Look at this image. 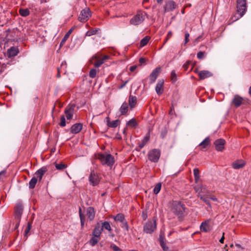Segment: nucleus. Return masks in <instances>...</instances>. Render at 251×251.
Segmentation results:
<instances>
[{
    "label": "nucleus",
    "instance_id": "f257e3e1",
    "mask_svg": "<svg viewBox=\"0 0 251 251\" xmlns=\"http://www.w3.org/2000/svg\"><path fill=\"white\" fill-rule=\"evenodd\" d=\"M169 208L170 211L179 219H182L187 214V208L180 201H172L169 202Z\"/></svg>",
    "mask_w": 251,
    "mask_h": 251
},
{
    "label": "nucleus",
    "instance_id": "f03ea898",
    "mask_svg": "<svg viewBox=\"0 0 251 251\" xmlns=\"http://www.w3.org/2000/svg\"><path fill=\"white\" fill-rule=\"evenodd\" d=\"M247 8L246 0H237V13L231 18L232 21H236L243 17L247 11Z\"/></svg>",
    "mask_w": 251,
    "mask_h": 251
},
{
    "label": "nucleus",
    "instance_id": "7ed1b4c3",
    "mask_svg": "<svg viewBox=\"0 0 251 251\" xmlns=\"http://www.w3.org/2000/svg\"><path fill=\"white\" fill-rule=\"evenodd\" d=\"M96 158L100 161L102 165H107L110 167L115 163L114 157L110 154L99 153L96 155Z\"/></svg>",
    "mask_w": 251,
    "mask_h": 251
},
{
    "label": "nucleus",
    "instance_id": "20e7f679",
    "mask_svg": "<svg viewBox=\"0 0 251 251\" xmlns=\"http://www.w3.org/2000/svg\"><path fill=\"white\" fill-rule=\"evenodd\" d=\"M109 58V56L107 55L102 56L100 54H97L92 57L90 61L95 67H99L104 63L105 60Z\"/></svg>",
    "mask_w": 251,
    "mask_h": 251
},
{
    "label": "nucleus",
    "instance_id": "39448f33",
    "mask_svg": "<svg viewBox=\"0 0 251 251\" xmlns=\"http://www.w3.org/2000/svg\"><path fill=\"white\" fill-rule=\"evenodd\" d=\"M101 179V177L100 174L97 173L94 170L91 171L89 176V181L90 185L93 186L98 185Z\"/></svg>",
    "mask_w": 251,
    "mask_h": 251
},
{
    "label": "nucleus",
    "instance_id": "423d86ee",
    "mask_svg": "<svg viewBox=\"0 0 251 251\" xmlns=\"http://www.w3.org/2000/svg\"><path fill=\"white\" fill-rule=\"evenodd\" d=\"M160 150L154 149L150 150L148 153V159L151 162L157 163L160 157Z\"/></svg>",
    "mask_w": 251,
    "mask_h": 251
},
{
    "label": "nucleus",
    "instance_id": "0eeeda50",
    "mask_svg": "<svg viewBox=\"0 0 251 251\" xmlns=\"http://www.w3.org/2000/svg\"><path fill=\"white\" fill-rule=\"evenodd\" d=\"M92 12L89 8L86 7L82 9L78 16V20L82 23L87 22L91 17Z\"/></svg>",
    "mask_w": 251,
    "mask_h": 251
},
{
    "label": "nucleus",
    "instance_id": "6e6552de",
    "mask_svg": "<svg viewBox=\"0 0 251 251\" xmlns=\"http://www.w3.org/2000/svg\"><path fill=\"white\" fill-rule=\"evenodd\" d=\"M156 227L155 220L148 221L144 226V231L147 233H151L154 231Z\"/></svg>",
    "mask_w": 251,
    "mask_h": 251
},
{
    "label": "nucleus",
    "instance_id": "1a4fd4ad",
    "mask_svg": "<svg viewBox=\"0 0 251 251\" xmlns=\"http://www.w3.org/2000/svg\"><path fill=\"white\" fill-rule=\"evenodd\" d=\"M75 107V104H70L66 107L64 113L67 120H70L73 118Z\"/></svg>",
    "mask_w": 251,
    "mask_h": 251
},
{
    "label": "nucleus",
    "instance_id": "9d476101",
    "mask_svg": "<svg viewBox=\"0 0 251 251\" xmlns=\"http://www.w3.org/2000/svg\"><path fill=\"white\" fill-rule=\"evenodd\" d=\"M145 20L144 16L142 13H138L130 20L131 25H137L141 24Z\"/></svg>",
    "mask_w": 251,
    "mask_h": 251
},
{
    "label": "nucleus",
    "instance_id": "9b49d317",
    "mask_svg": "<svg viewBox=\"0 0 251 251\" xmlns=\"http://www.w3.org/2000/svg\"><path fill=\"white\" fill-rule=\"evenodd\" d=\"M194 72L198 74L200 80H203L213 75V74L207 70L199 71L198 69H196L194 70Z\"/></svg>",
    "mask_w": 251,
    "mask_h": 251
},
{
    "label": "nucleus",
    "instance_id": "f8f14e48",
    "mask_svg": "<svg viewBox=\"0 0 251 251\" xmlns=\"http://www.w3.org/2000/svg\"><path fill=\"white\" fill-rule=\"evenodd\" d=\"M231 103L235 107H238L242 104H244L245 100L240 96L235 95L232 99Z\"/></svg>",
    "mask_w": 251,
    "mask_h": 251
},
{
    "label": "nucleus",
    "instance_id": "ddd939ff",
    "mask_svg": "<svg viewBox=\"0 0 251 251\" xmlns=\"http://www.w3.org/2000/svg\"><path fill=\"white\" fill-rule=\"evenodd\" d=\"M226 141L223 139H218L214 142L215 149L217 151H222L225 149Z\"/></svg>",
    "mask_w": 251,
    "mask_h": 251
},
{
    "label": "nucleus",
    "instance_id": "4468645a",
    "mask_svg": "<svg viewBox=\"0 0 251 251\" xmlns=\"http://www.w3.org/2000/svg\"><path fill=\"white\" fill-rule=\"evenodd\" d=\"M161 72V68L160 67H158L156 68L152 73L150 74L149 78L150 80V82L151 83L155 82L156 79L157 78L158 75Z\"/></svg>",
    "mask_w": 251,
    "mask_h": 251
},
{
    "label": "nucleus",
    "instance_id": "2eb2a0df",
    "mask_svg": "<svg viewBox=\"0 0 251 251\" xmlns=\"http://www.w3.org/2000/svg\"><path fill=\"white\" fill-rule=\"evenodd\" d=\"M176 2L173 0H168L164 6L165 12H169L176 9Z\"/></svg>",
    "mask_w": 251,
    "mask_h": 251
},
{
    "label": "nucleus",
    "instance_id": "dca6fc26",
    "mask_svg": "<svg viewBox=\"0 0 251 251\" xmlns=\"http://www.w3.org/2000/svg\"><path fill=\"white\" fill-rule=\"evenodd\" d=\"M48 171V168L47 167L44 166L41 168L37 170L35 175L36 176V177L37 178L39 182H40L42 179L43 176Z\"/></svg>",
    "mask_w": 251,
    "mask_h": 251
},
{
    "label": "nucleus",
    "instance_id": "f3484780",
    "mask_svg": "<svg viewBox=\"0 0 251 251\" xmlns=\"http://www.w3.org/2000/svg\"><path fill=\"white\" fill-rule=\"evenodd\" d=\"M23 206L21 203H18L15 207V218L20 220L23 214Z\"/></svg>",
    "mask_w": 251,
    "mask_h": 251
},
{
    "label": "nucleus",
    "instance_id": "a211bd4d",
    "mask_svg": "<svg viewBox=\"0 0 251 251\" xmlns=\"http://www.w3.org/2000/svg\"><path fill=\"white\" fill-rule=\"evenodd\" d=\"M83 125L81 123H76L73 125L70 128V132L73 134H77L82 130Z\"/></svg>",
    "mask_w": 251,
    "mask_h": 251
},
{
    "label": "nucleus",
    "instance_id": "6ab92c4d",
    "mask_svg": "<svg viewBox=\"0 0 251 251\" xmlns=\"http://www.w3.org/2000/svg\"><path fill=\"white\" fill-rule=\"evenodd\" d=\"M86 215L90 221H93L95 217V211L93 207H88L86 210Z\"/></svg>",
    "mask_w": 251,
    "mask_h": 251
},
{
    "label": "nucleus",
    "instance_id": "aec40b11",
    "mask_svg": "<svg viewBox=\"0 0 251 251\" xmlns=\"http://www.w3.org/2000/svg\"><path fill=\"white\" fill-rule=\"evenodd\" d=\"M210 220L203 222L201 225L200 229L201 231L207 232L210 230V226L209 224Z\"/></svg>",
    "mask_w": 251,
    "mask_h": 251
},
{
    "label": "nucleus",
    "instance_id": "412c9836",
    "mask_svg": "<svg viewBox=\"0 0 251 251\" xmlns=\"http://www.w3.org/2000/svg\"><path fill=\"white\" fill-rule=\"evenodd\" d=\"M102 231V228H101L100 223H97L93 230V235L96 237H99Z\"/></svg>",
    "mask_w": 251,
    "mask_h": 251
},
{
    "label": "nucleus",
    "instance_id": "4be33fe9",
    "mask_svg": "<svg viewBox=\"0 0 251 251\" xmlns=\"http://www.w3.org/2000/svg\"><path fill=\"white\" fill-rule=\"evenodd\" d=\"M163 84H164V80L163 79L159 80L155 87V91L157 94L158 95H160L162 94L163 92Z\"/></svg>",
    "mask_w": 251,
    "mask_h": 251
},
{
    "label": "nucleus",
    "instance_id": "5701e85b",
    "mask_svg": "<svg viewBox=\"0 0 251 251\" xmlns=\"http://www.w3.org/2000/svg\"><path fill=\"white\" fill-rule=\"evenodd\" d=\"M195 191L198 194V196H202L201 193H204L206 191V187L202 185H197L194 187Z\"/></svg>",
    "mask_w": 251,
    "mask_h": 251
},
{
    "label": "nucleus",
    "instance_id": "b1692460",
    "mask_svg": "<svg viewBox=\"0 0 251 251\" xmlns=\"http://www.w3.org/2000/svg\"><path fill=\"white\" fill-rule=\"evenodd\" d=\"M150 138V133L148 132L143 140L138 143V147L140 150L142 149L149 141Z\"/></svg>",
    "mask_w": 251,
    "mask_h": 251
},
{
    "label": "nucleus",
    "instance_id": "393cba45",
    "mask_svg": "<svg viewBox=\"0 0 251 251\" xmlns=\"http://www.w3.org/2000/svg\"><path fill=\"white\" fill-rule=\"evenodd\" d=\"M19 50L17 48L15 47H11L7 50V55L9 57L15 56L18 54Z\"/></svg>",
    "mask_w": 251,
    "mask_h": 251
},
{
    "label": "nucleus",
    "instance_id": "a878e982",
    "mask_svg": "<svg viewBox=\"0 0 251 251\" xmlns=\"http://www.w3.org/2000/svg\"><path fill=\"white\" fill-rule=\"evenodd\" d=\"M159 240L160 245L161 247L163 250L164 251H168V248L166 245L165 239L164 236L162 235H160Z\"/></svg>",
    "mask_w": 251,
    "mask_h": 251
},
{
    "label": "nucleus",
    "instance_id": "bb28decb",
    "mask_svg": "<svg viewBox=\"0 0 251 251\" xmlns=\"http://www.w3.org/2000/svg\"><path fill=\"white\" fill-rule=\"evenodd\" d=\"M245 165L243 160H237L232 163V167L234 169H239L243 168Z\"/></svg>",
    "mask_w": 251,
    "mask_h": 251
},
{
    "label": "nucleus",
    "instance_id": "cd10ccee",
    "mask_svg": "<svg viewBox=\"0 0 251 251\" xmlns=\"http://www.w3.org/2000/svg\"><path fill=\"white\" fill-rule=\"evenodd\" d=\"M128 110V105L126 102H124L120 108L121 114L122 115H125L127 113Z\"/></svg>",
    "mask_w": 251,
    "mask_h": 251
},
{
    "label": "nucleus",
    "instance_id": "c85d7f7f",
    "mask_svg": "<svg viewBox=\"0 0 251 251\" xmlns=\"http://www.w3.org/2000/svg\"><path fill=\"white\" fill-rule=\"evenodd\" d=\"M129 105L131 108L134 107L137 103V99L135 96L130 95L128 98Z\"/></svg>",
    "mask_w": 251,
    "mask_h": 251
},
{
    "label": "nucleus",
    "instance_id": "c756f323",
    "mask_svg": "<svg viewBox=\"0 0 251 251\" xmlns=\"http://www.w3.org/2000/svg\"><path fill=\"white\" fill-rule=\"evenodd\" d=\"M210 142V138L207 137L199 144V146L201 147L202 149H205L209 145Z\"/></svg>",
    "mask_w": 251,
    "mask_h": 251
},
{
    "label": "nucleus",
    "instance_id": "7c9ffc66",
    "mask_svg": "<svg viewBox=\"0 0 251 251\" xmlns=\"http://www.w3.org/2000/svg\"><path fill=\"white\" fill-rule=\"evenodd\" d=\"M151 37L149 36H146L143 38L140 42V47L142 48L146 46L149 42Z\"/></svg>",
    "mask_w": 251,
    "mask_h": 251
},
{
    "label": "nucleus",
    "instance_id": "2f4dec72",
    "mask_svg": "<svg viewBox=\"0 0 251 251\" xmlns=\"http://www.w3.org/2000/svg\"><path fill=\"white\" fill-rule=\"evenodd\" d=\"M38 179L35 176L33 177L29 182V188L33 189L35 188V185L38 181Z\"/></svg>",
    "mask_w": 251,
    "mask_h": 251
},
{
    "label": "nucleus",
    "instance_id": "473e14b6",
    "mask_svg": "<svg viewBox=\"0 0 251 251\" xmlns=\"http://www.w3.org/2000/svg\"><path fill=\"white\" fill-rule=\"evenodd\" d=\"M114 219L116 222H119L120 223L124 222L125 220L124 214L122 213H119L114 217Z\"/></svg>",
    "mask_w": 251,
    "mask_h": 251
},
{
    "label": "nucleus",
    "instance_id": "72a5a7b5",
    "mask_svg": "<svg viewBox=\"0 0 251 251\" xmlns=\"http://www.w3.org/2000/svg\"><path fill=\"white\" fill-rule=\"evenodd\" d=\"M19 14L23 17H26L30 14L29 10L27 8H21L19 11Z\"/></svg>",
    "mask_w": 251,
    "mask_h": 251
},
{
    "label": "nucleus",
    "instance_id": "f704fd0d",
    "mask_svg": "<svg viewBox=\"0 0 251 251\" xmlns=\"http://www.w3.org/2000/svg\"><path fill=\"white\" fill-rule=\"evenodd\" d=\"M101 228H102V230L103 229L108 230L109 231H111L112 230L110 225L108 222L105 221L101 223Z\"/></svg>",
    "mask_w": 251,
    "mask_h": 251
},
{
    "label": "nucleus",
    "instance_id": "c9c22d12",
    "mask_svg": "<svg viewBox=\"0 0 251 251\" xmlns=\"http://www.w3.org/2000/svg\"><path fill=\"white\" fill-rule=\"evenodd\" d=\"M100 29L99 28H94L87 31L86 36H90L96 34Z\"/></svg>",
    "mask_w": 251,
    "mask_h": 251
},
{
    "label": "nucleus",
    "instance_id": "e433bc0d",
    "mask_svg": "<svg viewBox=\"0 0 251 251\" xmlns=\"http://www.w3.org/2000/svg\"><path fill=\"white\" fill-rule=\"evenodd\" d=\"M120 123V121L118 120L113 121L112 122L109 121V120L107 121V126L110 127H116L119 123Z\"/></svg>",
    "mask_w": 251,
    "mask_h": 251
},
{
    "label": "nucleus",
    "instance_id": "4c0bfd02",
    "mask_svg": "<svg viewBox=\"0 0 251 251\" xmlns=\"http://www.w3.org/2000/svg\"><path fill=\"white\" fill-rule=\"evenodd\" d=\"M137 123L135 119H132L130 120L126 123V126H128L129 127H131V128L135 127L137 126Z\"/></svg>",
    "mask_w": 251,
    "mask_h": 251
},
{
    "label": "nucleus",
    "instance_id": "58836bf2",
    "mask_svg": "<svg viewBox=\"0 0 251 251\" xmlns=\"http://www.w3.org/2000/svg\"><path fill=\"white\" fill-rule=\"evenodd\" d=\"M193 171L195 181L196 183H197L200 178V171L198 168H195Z\"/></svg>",
    "mask_w": 251,
    "mask_h": 251
},
{
    "label": "nucleus",
    "instance_id": "ea45409f",
    "mask_svg": "<svg viewBox=\"0 0 251 251\" xmlns=\"http://www.w3.org/2000/svg\"><path fill=\"white\" fill-rule=\"evenodd\" d=\"M72 29H71L70 30H69V31L65 35V36H64V37L63 38V39H62V41L61 42V43H60V45H63V44H64V43L68 40V39L69 38V36H70V35L71 34V33L72 32Z\"/></svg>",
    "mask_w": 251,
    "mask_h": 251
},
{
    "label": "nucleus",
    "instance_id": "a19ab883",
    "mask_svg": "<svg viewBox=\"0 0 251 251\" xmlns=\"http://www.w3.org/2000/svg\"><path fill=\"white\" fill-rule=\"evenodd\" d=\"M171 80L172 83H175L177 80V75L175 70H173L171 73Z\"/></svg>",
    "mask_w": 251,
    "mask_h": 251
},
{
    "label": "nucleus",
    "instance_id": "79ce46f5",
    "mask_svg": "<svg viewBox=\"0 0 251 251\" xmlns=\"http://www.w3.org/2000/svg\"><path fill=\"white\" fill-rule=\"evenodd\" d=\"M99 70H97L96 69H92L89 72V76L91 78H95Z\"/></svg>",
    "mask_w": 251,
    "mask_h": 251
},
{
    "label": "nucleus",
    "instance_id": "37998d69",
    "mask_svg": "<svg viewBox=\"0 0 251 251\" xmlns=\"http://www.w3.org/2000/svg\"><path fill=\"white\" fill-rule=\"evenodd\" d=\"M201 200H202L206 204L208 205L211 207L210 202L209 201V198L205 196H200L199 197Z\"/></svg>",
    "mask_w": 251,
    "mask_h": 251
},
{
    "label": "nucleus",
    "instance_id": "c03bdc74",
    "mask_svg": "<svg viewBox=\"0 0 251 251\" xmlns=\"http://www.w3.org/2000/svg\"><path fill=\"white\" fill-rule=\"evenodd\" d=\"M161 188V183H157L154 188L153 193L155 194H157L160 192Z\"/></svg>",
    "mask_w": 251,
    "mask_h": 251
},
{
    "label": "nucleus",
    "instance_id": "a18cd8bd",
    "mask_svg": "<svg viewBox=\"0 0 251 251\" xmlns=\"http://www.w3.org/2000/svg\"><path fill=\"white\" fill-rule=\"evenodd\" d=\"M55 168L57 170H63L64 169H65L67 167V165L63 163H60V164H57L56 163L55 165Z\"/></svg>",
    "mask_w": 251,
    "mask_h": 251
},
{
    "label": "nucleus",
    "instance_id": "49530a36",
    "mask_svg": "<svg viewBox=\"0 0 251 251\" xmlns=\"http://www.w3.org/2000/svg\"><path fill=\"white\" fill-rule=\"evenodd\" d=\"M59 125L61 127H64L66 124V120L65 117L64 115H62L60 117V122L59 123Z\"/></svg>",
    "mask_w": 251,
    "mask_h": 251
},
{
    "label": "nucleus",
    "instance_id": "de8ad7c7",
    "mask_svg": "<svg viewBox=\"0 0 251 251\" xmlns=\"http://www.w3.org/2000/svg\"><path fill=\"white\" fill-rule=\"evenodd\" d=\"M121 226L123 228L125 229L126 231H128L129 227H128V224H127V222L126 221V220H125L124 221V222H121Z\"/></svg>",
    "mask_w": 251,
    "mask_h": 251
},
{
    "label": "nucleus",
    "instance_id": "09e8293b",
    "mask_svg": "<svg viewBox=\"0 0 251 251\" xmlns=\"http://www.w3.org/2000/svg\"><path fill=\"white\" fill-rule=\"evenodd\" d=\"M97 238L94 236L91 239L90 243L92 246L96 245L99 242V239Z\"/></svg>",
    "mask_w": 251,
    "mask_h": 251
},
{
    "label": "nucleus",
    "instance_id": "8fccbe9b",
    "mask_svg": "<svg viewBox=\"0 0 251 251\" xmlns=\"http://www.w3.org/2000/svg\"><path fill=\"white\" fill-rule=\"evenodd\" d=\"M110 248H111L114 251H121L122 250L116 245L112 244L110 245Z\"/></svg>",
    "mask_w": 251,
    "mask_h": 251
},
{
    "label": "nucleus",
    "instance_id": "3c124183",
    "mask_svg": "<svg viewBox=\"0 0 251 251\" xmlns=\"http://www.w3.org/2000/svg\"><path fill=\"white\" fill-rule=\"evenodd\" d=\"M191 61H188L186 62V63H185L183 65V68H184V70L185 71H186L189 67V65L190 64H191Z\"/></svg>",
    "mask_w": 251,
    "mask_h": 251
},
{
    "label": "nucleus",
    "instance_id": "603ef678",
    "mask_svg": "<svg viewBox=\"0 0 251 251\" xmlns=\"http://www.w3.org/2000/svg\"><path fill=\"white\" fill-rule=\"evenodd\" d=\"M31 224L28 222L27 224V226L25 230V234H27L29 232L30 230L31 229Z\"/></svg>",
    "mask_w": 251,
    "mask_h": 251
},
{
    "label": "nucleus",
    "instance_id": "864d4df0",
    "mask_svg": "<svg viewBox=\"0 0 251 251\" xmlns=\"http://www.w3.org/2000/svg\"><path fill=\"white\" fill-rule=\"evenodd\" d=\"M204 52L199 51L197 53V57L200 59H202L203 58Z\"/></svg>",
    "mask_w": 251,
    "mask_h": 251
},
{
    "label": "nucleus",
    "instance_id": "5fc2aeb1",
    "mask_svg": "<svg viewBox=\"0 0 251 251\" xmlns=\"http://www.w3.org/2000/svg\"><path fill=\"white\" fill-rule=\"evenodd\" d=\"M172 35H173V34H172V31H169L168 32L166 38L165 39V42L164 44H165L167 41V40L172 36Z\"/></svg>",
    "mask_w": 251,
    "mask_h": 251
},
{
    "label": "nucleus",
    "instance_id": "6e6d98bb",
    "mask_svg": "<svg viewBox=\"0 0 251 251\" xmlns=\"http://www.w3.org/2000/svg\"><path fill=\"white\" fill-rule=\"evenodd\" d=\"M189 34L187 32L185 33V44H186L189 41Z\"/></svg>",
    "mask_w": 251,
    "mask_h": 251
},
{
    "label": "nucleus",
    "instance_id": "4d7b16f0",
    "mask_svg": "<svg viewBox=\"0 0 251 251\" xmlns=\"http://www.w3.org/2000/svg\"><path fill=\"white\" fill-rule=\"evenodd\" d=\"M80 223L81 227L83 228L84 226V223L85 221V217L80 218Z\"/></svg>",
    "mask_w": 251,
    "mask_h": 251
},
{
    "label": "nucleus",
    "instance_id": "13d9d810",
    "mask_svg": "<svg viewBox=\"0 0 251 251\" xmlns=\"http://www.w3.org/2000/svg\"><path fill=\"white\" fill-rule=\"evenodd\" d=\"M139 63L140 65H142L143 64L146 62V59L143 57H141L139 60Z\"/></svg>",
    "mask_w": 251,
    "mask_h": 251
},
{
    "label": "nucleus",
    "instance_id": "bf43d9fd",
    "mask_svg": "<svg viewBox=\"0 0 251 251\" xmlns=\"http://www.w3.org/2000/svg\"><path fill=\"white\" fill-rule=\"evenodd\" d=\"M79 215L80 218L85 217V216L82 212V210L80 207H79Z\"/></svg>",
    "mask_w": 251,
    "mask_h": 251
},
{
    "label": "nucleus",
    "instance_id": "052dcab7",
    "mask_svg": "<svg viewBox=\"0 0 251 251\" xmlns=\"http://www.w3.org/2000/svg\"><path fill=\"white\" fill-rule=\"evenodd\" d=\"M137 68V66L136 65H133V66H132L130 67L129 68V70L133 72H134Z\"/></svg>",
    "mask_w": 251,
    "mask_h": 251
},
{
    "label": "nucleus",
    "instance_id": "680f3d73",
    "mask_svg": "<svg viewBox=\"0 0 251 251\" xmlns=\"http://www.w3.org/2000/svg\"><path fill=\"white\" fill-rule=\"evenodd\" d=\"M127 82H128V81L126 80L125 82H124L122 84H121L120 86H119V87H118L119 89H121L123 88H124L126 86V85L127 83Z\"/></svg>",
    "mask_w": 251,
    "mask_h": 251
},
{
    "label": "nucleus",
    "instance_id": "e2e57ef3",
    "mask_svg": "<svg viewBox=\"0 0 251 251\" xmlns=\"http://www.w3.org/2000/svg\"><path fill=\"white\" fill-rule=\"evenodd\" d=\"M6 174L5 171H2L0 172V180L2 178V177L4 176Z\"/></svg>",
    "mask_w": 251,
    "mask_h": 251
},
{
    "label": "nucleus",
    "instance_id": "0e129e2a",
    "mask_svg": "<svg viewBox=\"0 0 251 251\" xmlns=\"http://www.w3.org/2000/svg\"><path fill=\"white\" fill-rule=\"evenodd\" d=\"M224 233H223V236L220 239V240H219V242L221 243H224V239H225V238H224Z\"/></svg>",
    "mask_w": 251,
    "mask_h": 251
},
{
    "label": "nucleus",
    "instance_id": "69168bd1",
    "mask_svg": "<svg viewBox=\"0 0 251 251\" xmlns=\"http://www.w3.org/2000/svg\"><path fill=\"white\" fill-rule=\"evenodd\" d=\"M209 199H210L211 200L214 201H217V199L214 196L211 197L210 198H209Z\"/></svg>",
    "mask_w": 251,
    "mask_h": 251
},
{
    "label": "nucleus",
    "instance_id": "338daca9",
    "mask_svg": "<svg viewBox=\"0 0 251 251\" xmlns=\"http://www.w3.org/2000/svg\"><path fill=\"white\" fill-rule=\"evenodd\" d=\"M56 76L57 78H59L61 76L59 68H58V72Z\"/></svg>",
    "mask_w": 251,
    "mask_h": 251
},
{
    "label": "nucleus",
    "instance_id": "774afa93",
    "mask_svg": "<svg viewBox=\"0 0 251 251\" xmlns=\"http://www.w3.org/2000/svg\"><path fill=\"white\" fill-rule=\"evenodd\" d=\"M142 216H143V218L144 220H146L147 217V215L144 214V213H142Z\"/></svg>",
    "mask_w": 251,
    "mask_h": 251
}]
</instances>
